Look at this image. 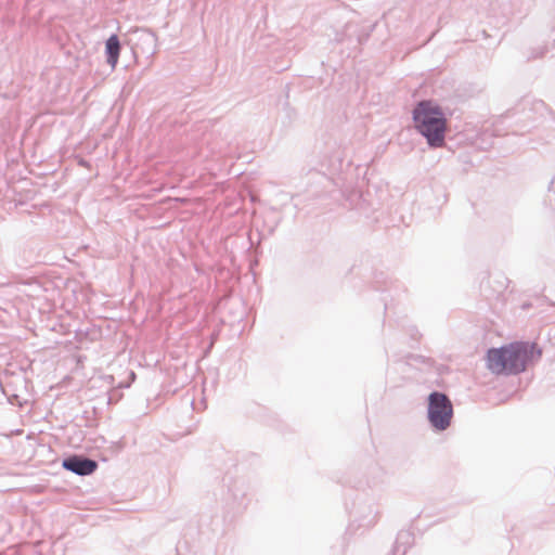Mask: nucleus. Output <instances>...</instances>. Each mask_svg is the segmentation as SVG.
Here are the masks:
<instances>
[{
  "instance_id": "5",
  "label": "nucleus",
  "mask_w": 555,
  "mask_h": 555,
  "mask_svg": "<svg viewBox=\"0 0 555 555\" xmlns=\"http://www.w3.org/2000/svg\"><path fill=\"white\" fill-rule=\"evenodd\" d=\"M379 512L374 502H364L362 500H358L354 502L351 516L353 517V521L358 524L359 528H371L373 527L378 519Z\"/></svg>"
},
{
  "instance_id": "14",
  "label": "nucleus",
  "mask_w": 555,
  "mask_h": 555,
  "mask_svg": "<svg viewBox=\"0 0 555 555\" xmlns=\"http://www.w3.org/2000/svg\"><path fill=\"white\" fill-rule=\"evenodd\" d=\"M351 28H353V25H351V24H347V25H346V30H347V31H350V30H351Z\"/></svg>"
},
{
  "instance_id": "11",
  "label": "nucleus",
  "mask_w": 555,
  "mask_h": 555,
  "mask_svg": "<svg viewBox=\"0 0 555 555\" xmlns=\"http://www.w3.org/2000/svg\"><path fill=\"white\" fill-rule=\"evenodd\" d=\"M369 36H370V33H369V31H367V33H365V34H363V35H362V34H359V35H358V37H357V42H358L359 44H361L364 40H366V39H367V37H369Z\"/></svg>"
},
{
  "instance_id": "2",
  "label": "nucleus",
  "mask_w": 555,
  "mask_h": 555,
  "mask_svg": "<svg viewBox=\"0 0 555 555\" xmlns=\"http://www.w3.org/2000/svg\"><path fill=\"white\" fill-rule=\"evenodd\" d=\"M416 131L426 139L429 147H442L446 143L447 117L438 104L431 100H422L412 111Z\"/></svg>"
},
{
  "instance_id": "8",
  "label": "nucleus",
  "mask_w": 555,
  "mask_h": 555,
  "mask_svg": "<svg viewBox=\"0 0 555 555\" xmlns=\"http://www.w3.org/2000/svg\"><path fill=\"white\" fill-rule=\"evenodd\" d=\"M120 40L116 34H112L105 41V55L107 64L114 69L120 54Z\"/></svg>"
},
{
  "instance_id": "9",
  "label": "nucleus",
  "mask_w": 555,
  "mask_h": 555,
  "mask_svg": "<svg viewBox=\"0 0 555 555\" xmlns=\"http://www.w3.org/2000/svg\"><path fill=\"white\" fill-rule=\"evenodd\" d=\"M414 543V534L409 530H402L398 533L392 553L393 555H405L408 550Z\"/></svg>"
},
{
  "instance_id": "6",
  "label": "nucleus",
  "mask_w": 555,
  "mask_h": 555,
  "mask_svg": "<svg viewBox=\"0 0 555 555\" xmlns=\"http://www.w3.org/2000/svg\"><path fill=\"white\" fill-rule=\"evenodd\" d=\"M62 467L78 476H89L98 469L99 464L85 455L72 454L63 460Z\"/></svg>"
},
{
  "instance_id": "13",
  "label": "nucleus",
  "mask_w": 555,
  "mask_h": 555,
  "mask_svg": "<svg viewBox=\"0 0 555 555\" xmlns=\"http://www.w3.org/2000/svg\"><path fill=\"white\" fill-rule=\"evenodd\" d=\"M548 189L555 192V178L551 181Z\"/></svg>"
},
{
  "instance_id": "15",
  "label": "nucleus",
  "mask_w": 555,
  "mask_h": 555,
  "mask_svg": "<svg viewBox=\"0 0 555 555\" xmlns=\"http://www.w3.org/2000/svg\"><path fill=\"white\" fill-rule=\"evenodd\" d=\"M79 164H80V165H82V166H86V165H87V162H86V160H83V159H81V160L79 162Z\"/></svg>"
},
{
  "instance_id": "17",
  "label": "nucleus",
  "mask_w": 555,
  "mask_h": 555,
  "mask_svg": "<svg viewBox=\"0 0 555 555\" xmlns=\"http://www.w3.org/2000/svg\"><path fill=\"white\" fill-rule=\"evenodd\" d=\"M554 28H555V25H554Z\"/></svg>"
},
{
  "instance_id": "4",
  "label": "nucleus",
  "mask_w": 555,
  "mask_h": 555,
  "mask_svg": "<svg viewBox=\"0 0 555 555\" xmlns=\"http://www.w3.org/2000/svg\"><path fill=\"white\" fill-rule=\"evenodd\" d=\"M228 495L225 498L227 504L234 513L245 511L249 504L248 498V483L243 478H231L228 481Z\"/></svg>"
},
{
  "instance_id": "10",
  "label": "nucleus",
  "mask_w": 555,
  "mask_h": 555,
  "mask_svg": "<svg viewBox=\"0 0 555 555\" xmlns=\"http://www.w3.org/2000/svg\"><path fill=\"white\" fill-rule=\"evenodd\" d=\"M547 51V48L545 46L538 47L532 49L531 54L528 56L529 60H534L538 57H542Z\"/></svg>"
},
{
  "instance_id": "16",
  "label": "nucleus",
  "mask_w": 555,
  "mask_h": 555,
  "mask_svg": "<svg viewBox=\"0 0 555 555\" xmlns=\"http://www.w3.org/2000/svg\"><path fill=\"white\" fill-rule=\"evenodd\" d=\"M554 46H555V39H554Z\"/></svg>"
},
{
  "instance_id": "12",
  "label": "nucleus",
  "mask_w": 555,
  "mask_h": 555,
  "mask_svg": "<svg viewBox=\"0 0 555 555\" xmlns=\"http://www.w3.org/2000/svg\"><path fill=\"white\" fill-rule=\"evenodd\" d=\"M411 337L414 340H418V338L421 337V334L418 333V331L416 328H413L412 332H411Z\"/></svg>"
},
{
  "instance_id": "3",
  "label": "nucleus",
  "mask_w": 555,
  "mask_h": 555,
  "mask_svg": "<svg viewBox=\"0 0 555 555\" xmlns=\"http://www.w3.org/2000/svg\"><path fill=\"white\" fill-rule=\"evenodd\" d=\"M453 404L441 391H431L427 398V418L431 427L438 431L446 430L452 422Z\"/></svg>"
},
{
  "instance_id": "7",
  "label": "nucleus",
  "mask_w": 555,
  "mask_h": 555,
  "mask_svg": "<svg viewBox=\"0 0 555 555\" xmlns=\"http://www.w3.org/2000/svg\"><path fill=\"white\" fill-rule=\"evenodd\" d=\"M132 36L134 54L141 53L145 56H151L155 53L157 39L153 31L143 28L137 29Z\"/></svg>"
},
{
  "instance_id": "1",
  "label": "nucleus",
  "mask_w": 555,
  "mask_h": 555,
  "mask_svg": "<svg viewBox=\"0 0 555 555\" xmlns=\"http://www.w3.org/2000/svg\"><path fill=\"white\" fill-rule=\"evenodd\" d=\"M542 349L537 343L513 341L487 351V367L495 374L518 375L540 361Z\"/></svg>"
}]
</instances>
